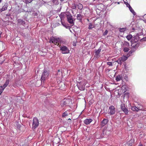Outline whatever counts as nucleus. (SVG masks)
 <instances>
[{"label": "nucleus", "mask_w": 146, "mask_h": 146, "mask_svg": "<svg viewBox=\"0 0 146 146\" xmlns=\"http://www.w3.org/2000/svg\"><path fill=\"white\" fill-rule=\"evenodd\" d=\"M66 15L67 19L68 22L71 24H73L74 21L70 13L68 12L66 13H62L59 15L61 20L63 18V16Z\"/></svg>", "instance_id": "obj_1"}, {"label": "nucleus", "mask_w": 146, "mask_h": 146, "mask_svg": "<svg viewBox=\"0 0 146 146\" xmlns=\"http://www.w3.org/2000/svg\"><path fill=\"white\" fill-rule=\"evenodd\" d=\"M49 42L50 43H54L56 45L57 43V46H59L60 45V43H61L62 42V41L61 40V39L58 38H55L54 37H52L50 38Z\"/></svg>", "instance_id": "obj_2"}, {"label": "nucleus", "mask_w": 146, "mask_h": 146, "mask_svg": "<svg viewBox=\"0 0 146 146\" xmlns=\"http://www.w3.org/2000/svg\"><path fill=\"white\" fill-rule=\"evenodd\" d=\"M86 83V82L85 81H81L79 82L77 84L79 89L80 90H84Z\"/></svg>", "instance_id": "obj_3"}, {"label": "nucleus", "mask_w": 146, "mask_h": 146, "mask_svg": "<svg viewBox=\"0 0 146 146\" xmlns=\"http://www.w3.org/2000/svg\"><path fill=\"white\" fill-rule=\"evenodd\" d=\"M60 47V50L61 51L62 53L63 54H68L69 52L70 51L68 48L65 46H60L59 45Z\"/></svg>", "instance_id": "obj_4"}, {"label": "nucleus", "mask_w": 146, "mask_h": 146, "mask_svg": "<svg viewBox=\"0 0 146 146\" xmlns=\"http://www.w3.org/2000/svg\"><path fill=\"white\" fill-rule=\"evenodd\" d=\"M33 121L32 128L34 129L38 126L39 121L37 118L35 117L33 118Z\"/></svg>", "instance_id": "obj_5"}, {"label": "nucleus", "mask_w": 146, "mask_h": 146, "mask_svg": "<svg viewBox=\"0 0 146 146\" xmlns=\"http://www.w3.org/2000/svg\"><path fill=\"white\" fill-rule=\"evenodd\" d=\"M49 73L46 70H44L41 78V82H42V81L44 82L46 79H47Z\"/></svg>", "instance_id": "obj_6"}, {"label": "nucleus", "mask_w": 146, "mask_h": 146, "mask_svg": "<svg viewBox=\"0 0 146 146\" xmlns=\"http://www.w3.org/2000/svg\"><path fill=\"white\" fill-rule=\"evenodd\" d=\"M136 41H135V42H134V41L133 40H132L131 41V46H132V48H133V49H136L139 45V43L136 42L138 41V40L136 39Z\"/></svg>", "instance_id": "obj_7"}, {"label": "nucleus", "mask_w": 146, "mask_h": 146, "mask_svg": "<svg viewBox=\"0 0 146 146\" xmlns=\"http://www.w3.org/2000/svg\"><path fill=\"white\" fill-rule=\"evenodd\" d=\"M115 109L113 106H111L109 108L108 113L110 115H111L114 114L115 113Z\"/></svg>", "instance_id": "obj_8"}, {"label": "nucleus", "mask_w": 146, "mask_h": 146, "mask_svg": "<svg viewBox=\"0 0 146 146\" xmlns=\"http://www.w3.org/2000/svg\"><path fill=\"white\" fill-rule=\"evenodd\" d=\"M127 59V57L126 56H123L119 58L117 62L119 64H121L122 62L125 61Z\"/></svg>", "instance_id": "obj_9"}, {"label": "nucleus", "mask_w": 146, "mask_h": 146, "mask_svg": "<svg viewBox=\"0 0 146 146\" xmlns=\"http://www.w3.org/2000/svg\"><path fill=\"white\" fill-rule=\"evenodd\" d=\"M121 108L125 114L126 115H127L128 111L127 109L125 108V105L124 104H121Z\"/></svg>", "instance_id": "obj_10"}, {"label": "nucleus", "mask_w": 146, "mask_h": 146, "mask_svg": "<svg viewBox=\"0 0 146 146\" xmlns=\"http://www.w3.org/2000/svg\"><path fill=\"white\" fill-rule=\"evenodd\" d=\"M101 51V49L99 48L96 50L95 52V56L96 58H99L100 56V52Z\"/></svg>", "instance_id": "obj_11"}, {"label": "nucleus", "mask_w": 146, "mask_h": 146, "mask_svg": "<svg viewBox=\"0 0 146 146\" xmlns=\"http://www.w3.org/2000/svg\"><path fill=\"white\" fill-rule=\"evenodd\" d=\"M92 121V120L91 119H85L84 121V123L86 125H88Z\"/></svg>", "instance_id": "obj_12"}, {"label": "nucleus", "mask_w": 146, "mask_h": 146, "mask_svg": "<svg viewBox=\"0 0 146 146\" xmlns=\"http://www.w3.org/2000/svg\"><path fill=\"white\" fill-rule=\"evenodd\" d=\"M129 43L126 41H124L122 45L123 48L129 47Z\"/></svg>", "instance_id": "obj_13"}, {"label": "nucleus", "mask_w": 146, "mask_h": 146, "mask_svg": "<svg viewBox=\"0 0 146 146\" xmlns=\"http://www.w3.org/2000/svg\"><path fill=\"white\" fill-rule=\"evenodd\" d=\"M8 4L7 3H5L4 5L1 8L2 12L6 10L8 7Z\"/></svg>", "instance_id": "obj_14"}, {"label": "nucleus", "mask_w": 146, "mask_h": 146, "mask_svg": "<svg viewBox=\"0 0 146 146\" xmlns=\"http://www.w3.org/2000/svg\"><path fill=\"white\" fill-rule=\"evenodd\" d=\"M18 24L19 25H24L25 24V22L23 20L21 19H19L17 20Z\"/></svg>", "instance_id": "obj_15"}, {"label": "nucleus", "mask_w": 146, "mask_h": 146, "mask_svg": "<svg viewBox=\"0 0 146 146\" xmlns=\"http://www.w3.org/2000/svg\"><path fill=\"white\" fill-rule=\"evenodd\" d=\"M108 120L107 119H104L101 122L102 125L103 126L105 125L107 123Z\"/></svg>", "instance_id": "obj_16"}, {"label": "nucleus", "mask_w": 146, "mask_h": 146, "mask_svg": "<svg viewBox=\"0 0 146 146\" xmlns=\"http://www.w3.org/2000/svg\"><path fill=\"white\" fill-rule=\"evenodd\" d=\"M122 76L121 75H117L115 78V80L117 81H119L122 80Z\"/></svg>", "instance_id": "obj_17"}, {"label": "nucleus", "mask_w": 146, "mask_h": 146, "mask_svg": "<svg viewBox=\"0 0 146 146\" xmlns=\"http://www.w3.org/2000/svg\"><path fill=\"white\" fill-rule=\"evenodd\" d=\"M9 80H7L3 85V86H1V87L5 89L6 87L7 86V85L9 84Z\"/></svg>", "instance_id": "obj_18"}, {"label": "nucleus", "mask_w": 146, "mask_h": 146, "mask_svg": "<svg viewBox=\"0 0 146 146\" xmlns=\"http://www.w3.org/2000/svg\"><path fill=\"white\" fill-rule=\"evenodd\" d=\"M127 6L128 7L129 9L131 12L133 13L134 15V13H135V12L134 11V10L132 9V7H131V6H130V5L129 4H128L127 5Z\"/></svg>", "instance_id": "obj_19"}, {"label": "nucleus", "mask_w": 146, "mask_h": 146, "mask_svg": "<svg viewBox=\"0 0 146 146\" xmlns=\"http://www.w3.org/2000/svg\"><path fill=\"white\" fill-rule=\"evenodd\" d=\"M77 19L79 21H81L82 19V15L80 14H77Z\"/></svg>", "instance_id": "obj_20"}, {"label": "nucleus", "mask_w": 146, "mask_h": 146, "mask_svg": "<svg viewBox=\"0 0 146 146\" xmlns=\"http://www.w3.org/2000/svg\"><path fill=\"white\" fill-rule=\"evenodd\" d=\"M77 6L78 9L80 10H82L83 8V6L82 5L81 3H79L77 5Z\"/></svg>", "instance_id": "obj_21"}, {"label": "nucleus", "mask_w": 146, "mask_h": 146, "mask_svg": "<svg viewBox=\"0 0 146 146\" xmlns=\"http://www.w3.org/2000/svg\"><path fill=\"white\" fill-rule=\"evenodd\" d=\"M94 25L92 24V23H89L88 29H92L94 27Z\"/></svg>", "instance_id": "obj_22"}, {"label": "nucleus", "mask_w": 146, "mask_h": 146, "mask_svg": "<svg viewBox=\"0 0 146 146\" xmlns=\"http://www.w3.org/2000/svg\"><path fill=\"white\" fill-rule=\"evenodd\" d=\"M131 109L133 111H138V107L136 106H133L132 107Z\"/></svg>", "instance_id": "obj_23"}, {"label": "nucleus", "mask_w": 146, "mask_h": 146, "mask_svg": "<svg viewBox=\"0 0 146 146\" xmlns=\"http://www.w3.org/2000/svg\"><path fill=\"white\" fill-rule=\"evenodd\" d=\"M132 37V36L131 35H129L126 36L127 38L129 40H130Z\"/></svg>", "instance_id": "obj_24"}, {"label": "nucleus", "mask_w": 146, "mask_h": 146, "mask_svg": "<svg viewBox=\"0 0 146 146\" xmlns=\"http://www.w3.org/2000/svg\"><path fill=\"white\" fill-rule=\"evenodd\" d=\"M129 47L123 48V51L125 52H128L129 50Z\"/></svg>", "instance_id": "obj_25"}, {"label": "nucleus", "mask_w": 146, "mask_h": 146, "mask_svg": "<svg viewBox=\"0 0 146 146\" xmlns=\"http://www.w3.org/2000/svg\"><path fill=\"white\" fill-rule=\"evenodd\" d=\"M126 28H121L119 29V31L120 32L123 33L125 31H126Z\"/></svg>", "instance_id": "obj_26"}, {"label": "nucleus", "mask_w": 146, "mask_h": 146, "mask_svg": "<svg viewBox=\"0 0 146 146\" xmlns=\"http://www.w3.org/2000/svg\"><path fill=\"white\" fill-rule=\"evenodd\" d=\"M68 111H66L64 113H63L62 115V117H65L66 116L68 115Z\"/></svg>", "instance_id": "obj_27"}, {"label": "nucleus", "mask_w": 146, "mask_h": 146, "mask_svg": "<svg viewBox=\"0 0 146 146\" xmlns=\"http://www.w3.org/2000/svg\"><path fill=\"white\" fill-rule=\"evenodd\" d=\"M53 3L55 5H58V0H52Z\"/></svg>", "instance_id": "obj_28"}, {"label": "nucleus", "mask_w": 146, "mask_h": 146, "mask_svg": "<svg viewBox=\"0 0 146 146\" xmlns=\"http://www.w3.org/2000/svg\"><path fill=\"white\" fill-rule=\"evenodd\" d=\"M71 7L73 9H75L76 8V5L74 3L72 4L71 5Z\"/></svg>", "instance_id": "obj_29"}, {"label": "nucleus", "mask_w": 146, "mask_h": 146, "mask_svg": "<svg viewBox=\"0 0 146 146\" xmlns=\"http://www.w3.org/2000/svg\"><path fill=\"white\" fill-rule=\"evenodd\" d=\"M1 86H0V95L1 94V93H2L4 89L3 88L1 87Z\"/></svg>", "instance_id": "obj_30"}, {"label": "nucleus", "mask_w": 146, "mask_h": 146, "mask_svg": "<svg viewBox=\"0 0 146 146\" xmlns=\"http://www.w3.org/2000/svg\"><path fill=\"white\" fill-rule=\"evenodd\" d=\"M138 109V111L139 110H142L143 109V106L142 105H141L139 107H137Z\"/></svg>", "instance_id": "obj_31"}, {"label": "nucleus", "mask_w": 146, "mask_h": 146, "mask_svg": "<svg viewBox=\"0 0 146 146\" xmlns=\"http://www.w3.org/2000/svg\"><path fill=\"white\" fill-rule=\"evenodd\" d=\"M61 23H62V25L63 26H64V27H66V28H68V26L66 25V24L65 23H63L62 21Z\"/></svg>", "instance_id": "obj_32"}, {"label": "nucleus", "mask_w": 146, "mask_h": 146, "mask_svg": "<svg viewBox=\"0 0 146 146\" xmlns=\"http://www.w3.org/2000/svg\"><path fill=\"white\" fill-rule=\"evenodd\" d=\"M108 65L111 66L112 65V64L111 62H108L107 63Z\"/></svg>", "instance_id": "obj_33"}, {"label": "nucleus", "mask_w": 146, "mask_h": 146, "mask_svg": "<svg viewBox=\"0 0 146 146\" xmlns=\"http://www.w3.org/2000/svg\"><path fill=\"white\" fill-rule=\"evenodd\" d=\"M108 33V31L107 30H106L104 33V35H106Z\"/></svg>", "instance_id": "obj_34"}, {"label": "nucleus", "mask_w": 146, "mask_h": 146, "mask_svg": "<svg viewBox=\"0 0 146 146\" xmlns=\"http://www.w3.org/2000/svg\"><path fill=\"white\" fill-rule=\"evenodd\" d=\"M32 1V0H26V2L27 3H30Z\"/></svg>", "instance_id": "obj_35"}, {"label": "nucleus", "mask_w": 146, "mask_h": 146, "mask_svg": "<svg viewBox=\"0 0 146 146\" xmlns=\"http://www.w3.org/2000/svg\"><path fill=\"white\" fill-rule=\"evenodd\" d=\"M2 12V11L1 10V6H0V13Z\"/></svg>", "instance_id": "obj_36"}, {"label": "nucleus", "mask_w": 146, "mask_h": 146, "mask_svg": "<svg viewBox=\"0 0 146 146\" xmlns=\"http://www.w3.org/2000/svg\"><path fill=\"white\" fill-rule=\"evenodd\" d=\"M143 40H146V37L143 38Z\"/></svg>", "instance_id": "obj_37"}, {"label": "nucleus", "mask_w": 146, "mask_h": 146, "mask_svg": "<svg viewBox=\"0 0 146 146\" xmlns=\"http://www.w3.org/2000/svg\"><path fill=\"white\" fill-rule=\"evenodd\" d=\"M139 146H143V145H142V144H140V145H139Z\"/></svg>", "instance_id": "obj_38"}, {"label": "nucleus", "mask_w": 146, "mask_h": 146, "mask_svg": "<svg viewBox=\"0 0 146 146\" xmlns=\"http://www.w3.org/2000/svg\"><path fill=\"white\" fill-rule=\"evenodd\" d=\"M129 52L130 53H132V52L131 51Z\"/></svg>", "instance_id": "obj_39"}, {"label": "nucleus", "mask_w": 146, "mask_h": 146, "mask_svg": "<svg viewBox=\"0 0 146 146\" xmlns=\"http://www.w3.org/2000/svg\"><path fill=\"white\" fill-rule=\"evenodd\" d=\"M61 1H63L64 0H60Z\"/></svg>", "instance_id": "obj_40"}, {"label": "nucleus", "mask_w": 146, "mask_h": 146, "mask_svg": "<svg viewBox=\"0 0 146 146\" xmlns=\"http://www.w3.org/2000/svg\"><path fill=\"white\" fill-rule=\"evenodd\" d=\"M2 1V0H0V3H1Z\"/></svg>", "instance_id": "obj_41"}, {"label": "nucleus", "mask_w": 146, "mask_h": 146, "mask_svg": "<svg viewBox=\"0 0 146 146\" xmlns=\"http://www.w3.org/2000/svg\"><path fill=\"white\" fill-rule=\"evenodd\" d=\"M92 0L94 2V1H95L96 0Z\"/></svg>", "instance_id": "obj_42"}, {"label": "nucleus", "mask_w": 146, "mask_h": 146, "mask_svg": "<svg viewBox=\"0 0 146 146\" xmlns=\"http://www.w3.org/2000/svg\"><path fill=\"white\" fill-rule=\"evenodd\" d=\"M58 71L59 72H60V70H58Z\"/></svg>", "instance_id": "obj_43"}, {"label": "nucleus", "mask_w": 146, "mask_h": 146, "mask_svg": "<svg viewBox=\"0 0 146 146\" xmlns=\"http://www.w3.org/2000/svg\"><path fill=\"white\" fill-rule=\"evenodd\" d=\"M1 33H0V35H1Z\"/></svg>", "instance_id": "obj_44"}]
</instances>
